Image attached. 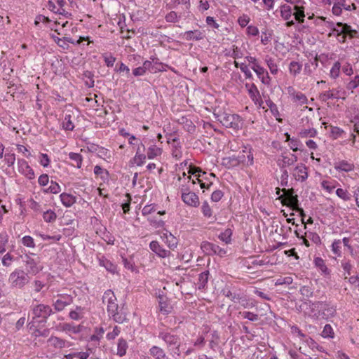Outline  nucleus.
I'll return each instance as SVG.
<instances>
[{
    "instance_id": "nucleus-1",
    "label": "nucleus",
    "mask_w": 359,
    "mask_h": 359,
    "mask_svg": "<svg viewBox=\"0 0 359 359\" xmlns=\"http://www.w3.org/2000/svg\"><path fill=\"white\" fill-rule=\"evenodd\" d=\"M214 116L226 128L237 130L242 127V118L237 114H231L222 111H215Z\"/></svg>"
},
{
    "instance_id": "nucleus-2",
    "label": "nucleus",
    "mask_w": 359,
    "mask_h": 359,
    "mask_svg": "<svg viewBox=\"0 0 359 359\" xmlns=\"http://www.w3.org/2000/svg\"><path fill=\"white\" fill-rule=\"evenodd\" d=\"M22 259L25 266V272L29 275L35 276L43 270V266L41 264V259L35 254H26Z\"/></svg>"
},
{
    "instance_id": "nucleus-3",
    "label": "nucleus",
    "mask_w": 359,
    "mask_h": 359,
    "mask_svg": "<svg viewBox=\"0 0 359 359\" xmlns=\"http://www.w3.org/2000/svg\"><path fill=\"white\" fill-rule=\"evenodd\" d=\"M30 279L29 275L24 270L16 269L9 275L8 282L11 287L22 289L29 283Z\"/></svg>"
},
{
    "instance_id": "nucleus-4",
    "label": "nucleus",
    "mask_w": 359,
    "mask_h": 359,
    "mask_svg": "<svg viewBox=\"0 0 359 359\" xmlns=\"http://www.w3.org/2000/svg\"><path fill=\"white\" fill-rule=\"evenodd\" d=\"M158 337L165 341L168 350L170 351L171 353L178 356L180 355V339L179 336L167 332H161Z\"/></svg>"
},
{
    "instance_id": "nucleus-5",
    "label": "nucleus",
    "mask_w": 359,
    "mask_h": 359,
    "mask_svg": "<svg viewBox=\"0 0 359 359\" xmlns=\"http://www.w3.org/2000/svg\"><path fill=\"white\" fill-rule=\"evenodd\" d=\"M53 311L50 306L43 304H39L32 306V318H43L46 322V319L52 314Z\"/></svg>"
},
{
    "instance_id": "nucleus-6",
    "label": "nucleus",
    "mask_w": 359,
    "mask_h": 359,
    "mask_svg": "<svg viewBox=\"0 0 359 359\" xmlns=\"http://www.w3.org/2000/svg\"><path fill=\"white\" fill-rule=\"evenodd\" d=\"M337 26L340 27L339 33L341 34V38H339V43H345L347 38L351 39L358 37V32L353 29L350 25L339 22L337 23Z\"/></svg>"
},
{
    "instance_id": "nucleus-7",
    "label": "nucleus",
    "mask_w": 359,
    "mask_h": 359,
    "mask_svg": "<svg viewBox=\"0 0 359 359\" xmlns=\"http://www.w3.org/2000/svg\"><path fill=\"white\" fill-rule=\"evenodd\" d=\"M283 194L279 196L282 201L283 205H287L290 208L295 205H298L299 200L297 195H294V191L292 188L291 189H283Z\"/></svg>"
},
{
    "instance_id": "nucleus-8",
    "label": "nucleus",
    "mask_w": 359,
    "mask_h": 359,
    "mask_svg": "<svg viewBox=\"0 0 359 359\" xmlns=\"http://www.w3.org/2000/svg\"><path fill=\"white\" fill-rule=\"evenodd\" d=\"M102 302L104 304H107V309L109 314L117 310L118 305L116 303V297L111 290H108L104 293Z\"/></svg>"
},
{
    "instance_id": "nucleus-9",
    "label": "nucleus",
    "mask_w": 359,
    "mask_h": 359,
    "mask_svg": "<svg viewBox=\"0 0 359 359\" xmlns=\"http://www.w3.org/2000/svg\"><path fill=\"white\" fill-rule=\"evenodd\" d=\"M201 249L208 255L214 254L223 257L226 253V251L224 249L220 248L216 244L208 241H204L201 243Z\"/></svg>"
},
{
    "instance_id": "nucleus-10",
    "label": "nucleus",
    "mask_w": 359,
    "mask_h": 359,
    "mask_svg": "<svg viewBox=\"0 0 359 359\" xmlns=\"http://www.w3.org/2000/svg\"><path fill=\"white\" fill-rule=\"evenodd\" d=\"M47 344L48 346L53 348L54 350L70 347L73 344L72 342L55 336H51L47 340Z\"/></svg>"
},
{
    "instance_id": "nucleus-11",
    "label": "nucleus",
    "mask_w": 359,
    "mask_h": 359,
    "mask_svg": "<svg viewBox=\"0 0 359 359\" xmlns=\"http://www.w3.org/2000/svg\"><path fill=\"white\" fill-rule=\"evenodd\" d=\"M297 156L293 154H290V155L283 154L278 159L277 164L281 169H283L293 165L297 161Z\"/></svg>"
},
{
    "instance_id": "nucleus-12",
    "label": "nucleus",
    "mask_w": 359,
    "mask_h": 359,
    "mask_svg": "<svg viewBox=\"0 0 359 359\" xmlns=\"http://www.w3.org/2000/svg\"><path fill=\"white\" fill-rule=\"evenodd\" d=\"M181 197L183 202L189 206L198 207L200 204L198 196L194 192L184 193Z\"/></svg>"
},
{
    "instance_id": "nucleus-13",
    "label": "nucleus",
    "mask_w": 359,
    "mask_h": 359,
    "mask_svg": "<svg viewBox=\"0 0 359 359\" xmlns=\"http://www.w3.org/2000/svg\"><path fill=\"white\" fill-rule=\"evenodd\" d=\"M292 175L296 180L304 182L308 178L307 168L302 163L299 164L294 169Z\"/></svg>"
},
{
    "instance_id": "nucleus-14",
    "label": "nucleus",
    "mask_w": 359,
    "mask_h": 359,
    "mask_svg": "<svg viewBox=\"0 0 359 359\" xmlns=\"http://www.w3.org/2000/svg\"><path fill=\"white\" fill-rule=\"evenodd\" d=\"M149 247L150 249L160 257L165 258L170 257L171 255L170 251L161 248L158 241H151L149 244Z\"/></svg>"
},
{
    "instance_id": "nucleus-15",
    "label": "nucleus",
    "mask_w": 359,
    "mask_h": 359,
    "mask_svg": "<svg viewBox=\"0 0 359 359\" xmlns=\"http://www.w3.org/2000/svg\"><path fill=\"white\" fill-rule=\"evenodd\" d=\"M109 316L118 323H123L126 320V312L123 306H117V310L114 311V313H110Z\"/></svg>"
},
{
    "instance_id": "nucleus-16",
    "label": "nucleus",
    "mask_w": 359,
    "mask_h": 359,
    "mask_svg": "<svg viewBox=\"0 0 359 359\" xmlns=\"http://www.w3.org/2000/svg\"><path fill=\"white\" fill-rule=\"evenodd\" d=\"M309 307L311 309V316L316 319L320 317L321 310L324 306L323 302H312L309 301Z\"/></svg>"
},
{
    "instance_id": "nucleus-17",
    "label": "nucleus",
    "mask_w": 359,
    "mask_h": 359,
    "mask_svg": "<svg viewBox=\"0 0 359 359\" xmlns=\"http://www.w3.org/2000/svg\"><path fill=\"white\" fill-rule=\"evenodd\" d=\"M334 168L338 171L350 172L354 169V164L343 160L336 162Z\"/></svg>"
},
{
    "instance_id": "nucleus-18",
    "label": "nucleus",
    "mask_w": 359,
    "mask_h": 359,
    "mask_svg": "<svg viewBox=\"0 0 359 359\" xmlns=\"http://www.w3.org/2000/svg\"><path fill=\"white\" fill-rule=\"evenodd\" d=\"M149 354L155 359H168L165 351L157 346H153L149 349Z\"/></svg>"
},
{
    "instance_id": "nucleus-19",
    "label": "nucleus",
    "mask_w": 359,
    "mask_h": 359,
    "mask_svg": "<svg viewBox=\"0 0 359 359\" xmlns=\"http://www.w3.org/2000/svg\"><path fill=\"white\" fill-rule=\"evenodd\" d=\"M184 39L187 41H200L204 38V34L200 30L187 31L184 34Z\"/></svg>"
},
{
    "instance_id": "nucleus-20",
    "label": "nucleus",
    "mask_w": 359,
    "mask_h": 359,
    "mask_svg": "<svg viewBox=\"0 0 359 359\" xmlns=\"http://www.w3.org/2000/svg\"><path fill=\"white\" fill-rule=\"evenodd\" d=\"M245 59L251 64V69L256 73L257 76H260L265 69L259 65L257 60L252 56H246Z\"/></svg>"
},
{
    "instance_id": "nucleus-21",
    "label": "nucleus",
    "mask_w": 359,
    "mask_h": 359,
    "mask_svg": "<svg viewBox=\"0 0 359 359\" xmlns=\"http://www.w3.org/2000/svg\"><path fill=\"white\" fill-rule=\"evenodd\" d=\"M289 92L291 95L293 97V100L295 102H299L300 105L305 104L307 103V97L304 94L301 92L295 93L292 88H289Z\"/></svg>"
},
{
    "instance_id": "nucleus-22",
    "label": "nucleus",
    "mask_w": 359,
    "mask_h": 359,
    "mask_svg": "<svg viewBox=\"0 0 359 359\" xmlns=\"http://www.w3.org/2000/svg\"><path fill=\"white\" fill-rule=\"evenodd\" d=\"M62 203L65 207H71L76 203V197L72 194L62 193L60 196Z\"/></svg>"
},
{
    "instance_id": "nucleus-23",
    "label": "nucleus",
    "mask_w": 359,
    "mask_h": 359,
    "mask_svg": "<svg viewBox=\"0 0 359 359\" xmlns=\"http://www.w3.org/2000/svg\"><path fill=\"white\" fill-rule=\"evenodd\" d=\"M248 94L255 104H258L259 106H262L263 101L261 98L259 91L256 86L253 87V88L250 89Z\"/></svg>"
},
{
    "instance_id": "nucleus-24",
    "label": "nucleus",
    "mask_w": 359,
    "mask_h": 359,
    "mask_svg": "<svg viewBox=\"0 0 359 359\" xmlns=\"http://www.w3.org/2000/svg\"><path fill=\"white\" fill-rule=\"evenodd\" d=\"M336 313V309L327 304L324 302V306L321 310L320 317L323 318H328L333 317Z\"/></svg>"
},
{
    "instance_id": "nucleus-25",
    "label": "nucleus",
    "mask_w": 359,
    "mask_h": 359,
    "mask_svg": "<svg viewBox=\"0 0 359 359\" xmlns=\"http://www.w3.org/2000/svg\"><path fill=\"white\" fill-rule=\"evenodd\" d=\"M162 238L170 249L174 250L177 247V238L170 233L169 234L164 233Z\"/></svg>"
},
{
    "instance_id": "nucleus-26",
    "label": "nucleus",
    "mask_w": 359,
    "mask_h": 359,
    "mask_svg": "<svg viewBox=\"0 0 359 359\" xmlns=\"http://www.w3.org/2000/svg\"><path fill=\"white\" fill-rule=\"evenodd\" d=\"M209 271H205L199 274L198 280L197 283L198 288L199 290H203L206 287L208 281Z\"/></svg>"
},
{
    "instance_id": "nucleus-27",
    "label": "nucleus",
    "mask_w": 359,
    "mask_h": 359,
    "mask_svg": "<svg viewBox=\"0 0 359 359\" xmlns=\"http://www.w3.org/2000/svg\"><path fill=\"white\" fill-rule=\"evenodd\" d=\"M314 263L316 266L318 268L324 275L328 276L330 274V270L327 267L325 261L321 257H316Z\"/></svg>"
},
{
    "instance_id": "nucleus-28",
    "label": "nucleus",
    "mask_w": 359,
    "mask_h": 359,
    "mask_svg": "<svg viewBox=\"0 0 359 359\" xmlns=\"http://www.w3.org/2000/svg\"><path fill=\"white\" fill-rule=\"evenodd\" d=\"M294 10L295 11V12L294 13L293 15L294 16L295 20L299 23L304 22L305 17L304 8L303 6H299L296 5L294 7Z\"/></svg>"
},
{
    "instance_id": "nucleus-29",
    "label": "nucleus",
    "mask_w": 359,
    "mask_h": 359,
    "mask_svg": "<svg viewBox=\"0 0 359 359\" xmlns=\"http://www.w3.org/2000/svg\"><path fill=\"white\" fill-rule=\"evenodd\" d=\"M128 347L127 341L123 339H119L117 345V355L120 357L125 355Z\"/></svg>"
},
{
    "instance_id": "nucleus-30",
    "label": "nucleus",
    "mask_w": 359,
    "mask_h": 359,
    "mask_svg": "<svg viewBox=\"0 0 359 359\" xmlns=\"http://www.w3.org/2000/svg\"><path fill=\"white\" fill-rule=\"evenodd\" d=\"M69 158L73 161L72 163L73 166L80 168L82 164V156L79 153L70 152L69 154Z\"/></svg>"
},
{
    "instance_id": "nucleus-31",
    "label": "nucleus",
    "mask_w": 359,
    "mask_h": 359,
    "mask_svg": "<svg viewBox=\"0 0 359 359\" xmlns=\"http://www.w3.org/2000/svg\"><path fill=\"white\" fill-rule=\"evenodd\" d=\"M161 153L162 149L161 148L157 147L156 145H152L148 148L147 157L149 159H153L160 156Z\"/></svg>"
},
{
    "instance_id": "nucleus-32",
    "label": "nucleus",
    "mask_w": 359,
    "mask_h": 359,
    "mask_svg": "<svg viewBox=\"0 0 359 359\" xmlns=\"http://www.w3.org/2000/svg\"><path fill=\"white\" fill-rule=\"evenodd\" d=\"M341 241L340 239L334 240L331 245L332 252L337 257L341 256Z\"/></svg>"
},
{
    "instance_id": "nucleus-33",
    "label": "nucleus",
    "mask_w": 359,
    "mask_h": 359,
    "mask_svg": "<svg viewBox=\"0 0 359 359\" xmlns=\"http://www.w3.org/2000/svg\"><path fill=\"white\" fill-rule=\"evenodd\" d=\"M100 264L101 266H104L107 271L114 273L116 270V266L111 263L109 260L107 259H100Z\"/></svg>"
},
{
    "instance_id": "nucleus-34",
    "label": "nucleus",
    "mask_w": 359,
    "mask_h": 359,
    "mask_svg": "<svg viewBox=\"0 0 359 359\" xmlns=\"http://www.w3.org/2000/svg\"><path fill=\"white\" fill-rule=\"evenodd\" d=\"M242 161L235 156L224 158L223 159V164L229 167H234L238 165Z\"/></svg>"
},
{
    "instance_id": "nucleus-35",
    "label": "nucleus",
    "mask_w": 359,
    "mask_h": 359,
    "mask_svg": "<svg viewBox=\"0 0 359 359\" xmlns=\"http://www.w3.org/2000/svg\"><path fill=\"white\" fill-rule=\"evenodd\" d=\"M337 196L344 201H348L351 199V194L346 190L341 188H338L336 190Z\"/></svg>"
},
{
    "instance_id": "nucleus-36",
    "label": "nucleus",
    "mask_w": 359,
    "mask_h": 359,
    "mask_svg": "<svg viewBox=\"0 0 359 359\" xmlns=\"http://www.w3.org/2000/svg\"><path fill=\"white\" fill-rule=\"evenodd\" d=\"M280 15L285 20H289L292 16V8L290 6L283 5L280 7Z\"/></svg>"
},
{
    "instance_id": "nucleus-37",
    "label": "nucleus",
    "mask_w": 359,
    "mask_h": 359,
    "mask_svg": "<svg viewBox=\"0 0 359 359\" xmlns=\"http://www.w3.org/2000/svg\"><path fill=\"white\" fill-rule=\"evenodd\" d=\"M320 99L323 102H326L327 100L330 99H339V95H337L334 93V90H329L327 91H325L321 94H320L319 96Z\"/></svg>"
},
{
    "instance_id": "nucleus-38",
    "label": "nucleus",
    "mask_w": 359,
    "mask_h": 359,
    "mask_svg": "<svg viewBox=\"0 0 359 359\" xmlns=\"http://www.w3.org/2000/svg\"><path fill=\"white\" fill-rule=\"evenodd\" d=\"M302 65L298 62L292 61L289 66V71L290 74L296 76L299 74L302 70Z\"/></svg>"
},
{
    "instance_id": "nucleus-39",
    "label": "nucleus",
    "mask_w": 359,
    "mask_h": 359,
    "mask_svg": "<svg viewBox=\"0 0 359 359\" xmlns=\"http://www.w3.org/2000/svg\"><path fill=\"white\" fill-rule=\"evenodd\" d=\"M72 116L70 114H66L62 122L63 128L66 130H73L74 128V125L72 123Z\"/></svg>"
},
{
    "instance_id": "nucleus-40",
    "label": "nucleus",
    "mask_w": 359,
    "mask_h": 359,
    "mask_svg": "<svg viewBox=\"0 0 359 359\" xmlns=\"http://www.w3.org/2000/svg\"><path fill=\"white\" fill-rule=\"evenodd\" d=\"M265 61L267 64L268 67L270 69L271 73L272 74H276L278 73V69L274 60L271 57H267L265 59Z\"/></svg>"
},
{
    "instance_id": "nucleus-41",
    "label": "nucleus",
    "mask_w": 359,
    "mask_h": 359,
    "mask_svg": "<svg viewBox=\"0 0 359 359\" xmlns=\"http://www.w3.org/2000/svg\"><path fill=\"white\" fill-rule=\"evenodd\" d=\"M104 332L103 327H97L95 330V333L92 334L90 337L91 341H99L100 339L102 337V335Z\"/></svg>"
},
{
    "instance_id": "nucleus-42",
    "label": "nucleus",
    "mask_w": 359,
    "mask_h": 359,
    "mask_svg": "<svg viewBox=\"0 0 359 359\" xmlns=\"http://www.w3.org/2000/svg\"><path fill=\"white\" fill-rule=\"evenodd\" d=\"M341 266L345 271V273H346L348 276L351 275V271L352 270L353 266L349 259L344 258L343 260H341Z\"/></svg>"
},
{
    "instance_id": "nucleus-43",
    "label": "nucleus",
    "mask_w": 359,
    "mask_h": 359,
    "mask_svg": "<svg viewBox=\"0 0 359 359\" xmlns=\"http://www.w3.org/2000/svg\"><path fill=\"white\" fill-rule=\"evenodd\" d=\"M43 217L46 222H53L56 219L57 215L54 211L48 210L43 212Z\"/></svg>"
},
{
    "instance_id": "nucleus-44",
    "label": "nucleus",
    "mask_w": 359,
    "mask_h": 359,
    "mask_svg": "<svg viewBox=\"0 0 359 359\" xmlns=\"http://www.w3.org/2000/svg\"><path fill=\"white\" fill-rule=\"evenodd\" d=\"M231 235H232L231 229H226L224 232H222L219 234V238L227 244L231 242Z\"/></svg>"
},
{
    "instance_id": "nucleus-45",
    "label": "nucleus",
    "mask_w": 359,
    "mask_h": 359,
    "mask_svg": "<svg viewBox=\"0 0 359 359\" xmlns=\"http://www.w3.org/2000/svg\"><path fill=\"white\" fill-rule=\"evenodd\" d=\"M340 69H341L340 62L338 61L334 62L332 67L330 69V76L333 79H337L339 75Z\"/></svg>"
},
{
    "instance_id": "nucleus-46",
    "label": "nucleus",
    "mask_w": 359,
    "mask_h": 359,
    "mask_svg": "<svg viewBox=\"0 0 359 359\" xmlns=\"http://www.w3.org/2000/svg\"><path fill=\"white\" fill-rule=\"evenodd\" d=\"M201 210L204 217L210 218L212 216V210L207 201L203 203Z\"/></svg>"
},
{
    "instance_id": "nucleus-47",
    "label": "nucleus",
    "mask_w": 359,
    "mask_h": 359,
    "mask_svg": "<svg viewBox=\"0 0 359 359\" xmlns=\"http://www.w3.org/2000/svg\"><path fill=\"white\" fill-rule=\"evenodd\" d=\"M344 133V131L339 127L332 126H330L331 137L333 139H337L340 137Z\"/></svg>"
},
{
    "instance_id": "nucleus-48",
    "label": "nucleus",
    "mask_w": 359,
    "mask_h": 359,
    "mask_svg": "<svg viewBox=\"0 0 359 359\" xmlns=\"http://www.w3.org/2000/svg\"><path fill=\"white\" fill-rule=\"evenodd\" d=\"M357 88H359V75L355 76L346 85V88L352 91Z\"/></svg>"
},
{
    "instance_id": "nucleus-49",
    "label": "nucleus",
    "mask_w": 359,
    "mask_h": 359,
    "mask_svg": "<svg viewBox=\"0 0 359 359\" xmlns=\"http://www.w3.org/2000/svg\"><path fill=\"white\" fill-rule=\"evenodd\" d=\"M322 337L324 338H333L334 337V331L332 326L329 324L325 325L323 330L322 332Z\"/></svg>"
},
{
    "instance_id": "nucleus-50",
    "label": "nucleus",
    "mask_w": 359,
    "mask_h": 359,
    "mask_svg": "<svg viewBox=\"0 0 359 359\" xmlns=\"http://www.w3.org/2000/svg\"><path fill=\"white\" fill-rule=\"evenodd\" d=\"M224 294L226 297L231 299V301H233L235 303H237L238 302H241V297L239 294L232 292L229 290H224Z\"/></svg>"
},
{
    "instance_id": "nucleus-51",
    "label": "nucleus",
    "mask_w": 359,
    "mask_h": 359,
    "mask_svg": "<svg viewBox=\"0 0 359 359\" xmlns=\"http://www.w3.org/2000/svg\"><path fill=\"white\" fill-rule=\"evenodd\" d=\"M287 135V140H290V147L291 149H292L294 151H297L298 150L302 151L301 149L299 148V146L302 144L301 142L296 139H290V135L286 133Z\"/></svg>"
},
{
    "instance_id": "nucleus-52",
    "label": "nucleus",
    "mask_w": 359,
    "mask_h": 359,
    "mask_svg": "<svg viewBox=\"0 0 359 359\" xmlns=\"http://www.w3.org/2000/svg\"><path fill=\"white\" fill-rule=\"evenodd\" d=\"M316 135V130L314 128L304 129L299 132V136L302 138L313 137Z\"/></svg>"
},
{
    "instance_id": "nucleus-53",
    "label": "nucleus",
    "mask_w": 359,
    "mask_h": 359,
    "mask_svg": "<svg viewBox=\"0 0 359 359\" xmlns=\"http://www.w3.org/2000/svg\"><path fill=\"white\" fill-rule=\"evenodd\" d=\"M62 330L76 334L80 332V326H74L69 323H65L62 325Z\"/></svg>"
},
{
    "instance_id": "nucleus-54",
    "label": "nucleus",
    "mask_w": 359,
    "mask_h": 359,
    "mask_svg": "<svg viewBox=\"0 0 359 359\" xmlns=\"http://www.w3.org/2000/svg\"><path fill=\"white\" fill-rule=\"evenodd\" d=\"M300 292L303 297L307 298L311 297L313 294V290H312V288L306 285H304L301 287Z\"/></svg>"
},
{
    "instance_id": "nucleus-55",
    "label": "nucleus",
    "mask_w": 359,
    "mask_h": 359,
    "mask_svg": "<svg viewBox=\"0 0 359 359\" xmlns=\"http://www.w3.org/2000/svg\"><path fill=\"white\" fill-rule=\"evenodd\" d=\"M44 191L50 192L52 194H57L60 191V187L57 183L51 181L49 187L47 189L44 190Z\"/></svg>"
},
{
    "instance_id": "nucleus-56",
    "label": "nucleus",
    "mask_w": 359,
    "mask_h": 359,
    "mask_svg": "<svg viewBox=\"0 0 359 359\" xmlns=\"http://www.w3.org/2000/svg\"><path fill=\"white\" fill-rule=\"evenodd\" d=\"M49 334H50L49 329L46 328V329H43L42 330L37 329L33 332L32 336L34 337V340H36V338L39 337H48Z\"/></svg>"
},
{
    "instance_id": "nucleus-57",
    "label": "nucleus",
    "mask_w": 359,
    "mask_h": 359,
    "mask_svg": "<svg viewBox=\"0 0 359 359\" xmlns=\"http://www.w3.org/2000/svg\"><path fill=\"white\" fill-rule=\"evenodd\" d=\"M145 159L146 156L144 154H139L138 151L136 152V154L134 157V162L137 166H142L144 163Z\"/></svg>"
},
{
    "instance_id": "nucleus-58",
    "label": "nucleus",
    "mask_w": 359,
    "mask_h": 359,
    "mask_svg": "<svg viewBox=\"0 0 359 359\" xmlns=\"http://www.w3.org/2000/svg\"><path fill=\"white\" fill-rule=\"evenodd\" d=\"M240 313L244 318L248 319L250 321H257L259 319V316L257 314L253 313L250 311H244Z\"/></svg>"
},
{
    "instance_id": "nucleus-59",
    "label": "nucleus",
    "mask_w": 359,
    "mask_h": 359,
    "mask_svg": "<svg viewBox=\"0 0 359 359\" xmlns=\"http://www.w3.org/2000/svg\"><path fill=\"white\" fill-rule=\"evenodd\" d=\"M52 39L54 41L63 49H67L69 48L68 43H65V37L63 39H60L56 36L52 35Z\"/></svg>"
},
{
    "instance_id": "nucleus-60",
    "label": "nucleus",
    "mask_w": 359,
    "mask_h": 359,
    "mask_svg": "<svg viewBox=\"0 0 359 359\" xmlns=\"http://www.w3.org/2000/svg\"><path fill=\"white\" fill-rule=\"evenodd\" d=\"M22 243L25 246L34 248L35 246L34 239L29 236H25L22 239Z\"/></svg>"
},
{
    "instance_id": "nucleus-61",
    "label": "nucleus",
    "mask_w": 359,
    "mask_h": 359,
    "mask_svg": "<svg viewBox=\"0 0 359 359\" xmlns=\"http://www.w3.org/2000/svg\"><path fill=\"white\" fill-rule=\"evenodd\" d=\"M57 296L59 297V299L64 302L67 306L73 302V297L69 294H59Z\"/></svg>"
},
{
    "instance_id": "nucleus-62",
    "label": "nucleus",
    "mask_w": 359,
    "mask_h": 359,
    "mask_svg": "<svg viewBox=\"0 0 359 359\" xmlns=\"http://www.w3.org/2000/svg\"><path fill=\"white\" fill-rule=\"evenodd\" d=\"M53 306L56 311L60 312L65 309V308L67 306L64 302H62L59 299H57L55 302H53Z\"/></svg>"
},
{
    "instance_id": "nucleus-63",
    "label": "nucleus",
    "mask_w": 359,
    "mask_h": 359,
    "mask_svg": "<svg viewBox=\"0 0 359 359\" xmlns=\"http://www.w3.org/2000/svg\"><path fill=\"white\" fill-rule=\"evenodd\" d=\"M240 69L243 73H244L246 79H252V74L250 71L247 65H245V63H241Z\"/></svg>"
},
{
    "instance_id": "nucleus-64",
    "label": "nucleus",
    "mask_w": 359,
    "mask_h": 359,
    "mask_svg": "<svg viewBox=\"0 0 359 359\" xmlns=\"http://www.w3.org/2000/svg\"><path fill=\"white\" fill-rule=\"evenodd\" d=\"M223 196L224 194L221 190H215L211 195V200L213 202H218L222 199Z\"/></svg>"
}]
</instances>
